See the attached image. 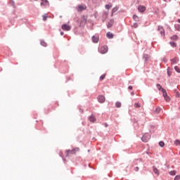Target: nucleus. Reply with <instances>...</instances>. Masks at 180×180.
Returning a JSON list of instances; mask_svg holds the SVG:
<instances>
[{
    "mask_svg": "<svg viewBox=\"0 0 180 180\" xmlns=\"http://www.w3.org/2000/svg\"><path fill=\"white\" fill-rule=\"evenodd\" d=\"M171 40H178V37L177 35H173L172 37H170Z\"/></svg>",
    "mask_w": 180,
    "mask_h": 180,
    "instance_id": "4be33fe9",
    "label": "nucleus"
},
{
    "mask_svg": "<svg viewBox=\"0 0 180 180\" xmlns=\"http://www.w3.org/2000/svg\"><path fill=\"white\" fill-rule=\"evenodd\" d=\"M174 70H175V71H176V72L180 73V68H179V67L175 66L174 67Z\"/></svg>",
    "mask_w": 180,
    "mask_h": 180,
    "instance_id": "393cba45",
    "label": "nucleus"
},
{
    "mask_svg": "<svg viewBox=\"0 0 180 180\" xmlns=\"http://www.w3.org/2000/svg\"><path fill=\"white\" fill-rule=\"evenodd\" d=\"M134 171L137 172V171H139V167H135Z\"/></svg>",
    "mask_w": 180,
    "mask_h": 180,
    "instance_id": "e433bc0d",
    "label": "nucleus"
},
{
    "mask_svg": "<svg viewBox=\"0 0 180 180\" xmlns=\"http://www.w3.org/2000/svg\"><path fill=\"white\" fill-rule=\"evenodd\" d=\"M179 61V59L177 58H174L173 59L171 60V63L172 64H176Z\"/></svg>",
    "mask_w": 180,
    "mask_h": 180,
    "instance_id": "f8f14e48",
    "label": "nucleus"
},
{
    "mask_svg": "<svg viewBox=\"0 0 180 180\" xmlns=\"http://www.w3.org/2000/svg\"><path fill=\"white\" fill-rule=\"evenodd\" d=\"M106 36L108 39H113V34L111 32H107Z\"/></svg>",
    "mask_w": 180,
    "mask_h": 180,
    "instance_id": "4468645a",
    "label": "nucleus"
},
{
    "mask_svg": "<svg viewBox=\"0 0 180 180\" xmlns=\"http://www.w3.org/2000/svg\"><path fill=\"white\" fill-rule=\"evenodd\" d=\"M108 46H103L99 49V51L101 54H106L108 53Z\"/></svg>",
    "mask_w": 180,
    "mask_h": 180,
    "instance_id": "f03ea898",
    "label": "nucleus"
},
{
    "mask_svg": "<svg viewBox=\"0 0 180 180\" xmlns=\"http://www.w3.org/2000/svg\"><path fill=\"white\" fill-rule=\"evenodd\" d=\"M97 99L100 103H104L105 101V96H102V95L98 96Z\"/></svg>",
    "mask_w": 180,
    "mask_h": 180,
    "instance_id": "39448f33",
    "label": "nucleus"
},
{
    "mask_svg": "<svg viewBox=\"0 0 180 180\" xmlns=\"http://www.w3.org/2000/svg\"><path fill=\"white\" fill-rule=\"evenodd\" d=\"M138 26H139V25H137V23H135V24H134V25H133V27H135V28L137 27Z\"/></svg>",
    "mask_w": 180,
    "mask_h": 180,
    "instance_id": "f704fd0d",
    "label": "nucleus"
},
{
    "mask_svg": "<svg viewBox=\"0 0 180 180\" xmlns=\"http://www.w3.org/2000/svg\"><path fill=\"white\" fill-rule=\"evenodd\" d=\"M86 9V5H79L77 7L78 12H82V11H85Z\"/></svg>",
    "mask_w": 180,
    "mask_h": 180,
    "instance_id": "20e7f679",
    "label": "nucleus"
},
{
    "mask_svg": "<svg viewBox=\"0 0 180 180\" xmlns=\"http://www.w3.org/2000/svg\"><path fill=\"white\" fill-rule=\"evenodd\" d=\"M61 36L64 34V32H60Z\"/></svg>",
    "mask_w": 180,
    "mask_h": 180,
    "instance_id": "a19ab883",
    "label": "nucleus"
},
{
    "mask_svg": "<svg viewBox=\"0 0 180 180\" xmlns=\"http://www.w3.org/2000/svg\"><path fill=\"white\" fill-rule=\"evenodd\" d=\"M174 145L175 146H180V141L176 139V141H174Z\"/></svg>",
    "mask_w": 180,
    "mask_h": 180,
    "instance_id": "5701e85b",
    "label": "nucleus"
},
{
    "mask_svg": "<svg viewBox=\"0 0 180 180\" xmlns=\"http://www.w3.org/2000/svg\"><path fill=\"white\" fill-rule=\"evenodd\" d=\"M167 74H168V76H169V77H171V73H169V71H167Z\"/></svg>",
    "mask_w": 180,
    "mask_h": 180,
    "instance_id": "4c0bfd02",
    "label": "nucleus"
},
{
    "mask_svg": "<svg viewBox=\"0 0 180 180\" xmlns=\"http://www.w3.org/2000/svg\"><path fill=\"white\" fill-rule=\"evenodd\" d=\"M116 11H117V8H114L112 9V13H114V12H116Z\"/></svg>",
    "mask_w": 180,
    "mask_h": 180,
    "instance_id": "72a5a7b5",
    "label": "nucleus"
},
{
    "mask_svg": "<svg viewBox=\"0 0 180 180\" xmlns=\"http://www.w3.org/2000/svg\"><path fill=\"white\" fill-rule=\"evenodd\" d=\"M62 29L63 30H68V25H67L66 24L63 25Z\"/></svg>",
    "mask_w": 180,
    "mask_h": 180,
    "instance_id": "dca6fc26",
    "label": "nucleus"
},
{
    "mask_svg": "<svg viewBox=\"0 0 180 180\" xmlns=\"http://www.w3.org/2000/svg\"><path fill=\"white\" fill-rule=\"evenodd\" d=\"M150 134H145L143 136H142V141H143V143H147V141H148V140H150Z\"/></svg>",
    "mask_w": 180,
    "mask_h": 180,
    "instance_id": "7ed1b4c3",
    "label": "nucleus"
},
{
    "mask_svg": "<svg viewBox=\"0 0 180 180\" xmlns=\"http://www.w3.org/2000/svg\"><path fill=\"white\" fill-rule=\"evenodd\" d=\"M179 96H180V94H179V93H176V96H178V97H179Z\"/></svg>",
    "mask_w": 180,
    "mask_h": 180,
    "instance_id": "58836bf2",
    "label": "nucleus"
},
{
    "mask_svg": "<svg viewBox=\"0 0 180 180\" xmlns=\"http://www.w3.org/2000/svg\"><path fill=\"white\" fill-rule=\"evenodd\" d=\"M41 44L42 46H44V47H46V46H47V44L46 43H44V42H41Z\"/></svg>",
    "mask_w": 180,
    "mask_h": 180,
    "instance_id": "473e14b6",
    "label": "nucleus"
},
{
    "mask_svg": "<svg viewBox=\"0 0 180 180\" xmlns=\"http://www.w3.org/2000/svg\"><path fill=\"white\" fill-rule=\"evenodd\" d=\"M133 19H134V20H135L136 22H139V20H140V19L139 18V16H137V15H134L133 16Z\"/></svg>",
    "mask_w": 180,
    "mask_h": 180,
    "instance_id": "6ab92c4d",
    "label": "nucleus"
},
{
    "mask_svg": "<svg viewBox=\"0 0 180 180\" xmlns=\"http://www.w3.org/2000/svg\"><path fill=\"white\" fill-rule=\"evenodd\" d=\"M162 92L166 102H169V101H171V98H169V96H168V94L167 93V91L164 89H162Z\"/></svg>",
    "mask_w": 180,
    "mask_h": 180,
    "instance_id": "f257e3e1",
    "label": "nucleus"
},
{
    "mask_svg": "<svg viewBox=\"0 0 180 180\" xmlns=\"http://www.w3.org/2000/svg\"><path fill=\"white\" fill-rule=\"evenodd\" d=\"M116 108H122V103L117 101L115 103Z\"/></svg>",
    "mask_w": 180,
    "mask_h": 180,
    "instance_id": "a211bd4d",
    "label": "nucleus"
},
{
    "mask_svg": "<svg viewBox=\"0 0 180 180\" xmlns=\"http://www.w3.org/2000/svg\"><path fill=\"white\" fill-rule=\"evenodd\" d=\"M49 5H50V4L47 0H44V1H41V6H44V8H46V6H49Z\"/></svg>",
    "mask_w": 180,
    "mask_h": 180,
    "instance_id": "423d86ee",
    "label": "nucleus"
},
{
    "mask_svg": "<svg viewBox=\"0 0 180 180\" xmlns=\"http://www.w3.org/2000/svg\"><path fill=\"white\" fill-rule=\"evenodd\" d=\"M34 1H37V0H34Z\"/></svg>",
    "mask_w": 180,
    "mask_h": 180,
    "instance_id": "a18cd8bd",
    "label": "nucleus"
},
{
    "mask_svg": "<svg viewBox=\"0 0 180 180\" xmlns=\"http://www.w3.org/2000/svg\"><path fill=\"white\" fill-rule=\"evenodd\" d=\"M156 86H157L158 91H162V89H164L162 88V86H161V84H156Z\"/></svg>",
    "mask_w": 180,
    "mask_h": 180,
    "instance_id": "2eb2a0df",
    "label": "nucleus"
},
{
    "mask_svg": "<svg viewBox=\"0 0 180 180\" xmlns=\"http://www.w3.org/2000/svg\"><path fill=\"white\" fill-rule=\"evenodd\" d=\"M89 122H91V123H94V122L96 121V118H95V116L91 115V116L89 117Z\"/></svg>",
    "mask_w": 180,
    "mask_h": 180,
    "instance_id": "9d476101",
    "label": "nucleus"
},
{
    "mask_svg": "<svg viewBox=\"0 0 180 180\" xmlns=\"http://www.w3.org/2000/svg\"><path fill=\"white\" fill-rule=\"evenodd\" d=\"M156 113H160L161 112V108L160 107H158L155 110Z\"/></svg>",
    "mask_w": 180,
    "mask_h": 180,
    "instance_id": "cd10ccee",
    "label": "nucleus"
},
{
    "mask_svg": "<svg viewBox=\"0 0 180 180\" xmlns=\"http://www.w3.org/2000/svg\"><path fill=\"white\" fill-rule=\"evenodd\" d=\"M92 41L93 43H98L99 41V36L94 35L92 37Z\"/></svg>",
    "mask_w": 180,
    "mask_h": 180,
    "instance_id": "0eeeda50",
    "label": "nucleus"
},
{
    "mask_svg": "<svg viewBox=\"0 0 180 180\" xmlns=\"http://www.w3.org/2000/svg\"><path fill=\"white\" fill-rule=\"evenodd\" d=\"M110 8H112V5H109V4L105 5V8L110 9Z\"/></svg>",
    "mask_w": 180,
    "mask_h": 180,
    "instance_id": "7c9ffc66",
    "label": "nucleus"
},
{
    "mask_svg": "<svg viewBox=\"0 0 180 180\" xmlns=\"http://www.w3.org/2000/svg\"><path fill=\"white\" fill-rule=\"evenodd\" d=\"M180 179V176H176L174 178V180H179Z\"/></svg>",
    "mask_w": 180,
    "mask_h": 180,
    "instance_id": "2f4dec72",
    "label": "nucleus"
},
{
    "mask_svg": "<svg viewBox=\"0 0 180 180\" xmlns=\"http://www.w3.org/2000/svg\"><path fill=\"white\" fill-rule=\"evenodd\" d=\"M113 23H115V20H110L108 22V27H112V26H113Z\"/></svg>",
    "mask_w": 180,
    "mask_h": 180,
    "instance_id": "9b49d317",
    "label": "nucleus"
},
{
    "mask_svg": "<svg viewBox=\"0 0 180 180\" xmlns=\"http://www.w3.org/2000/svg\"><path fill=\"white\" fill-rule=\"evenodd\" d=\"M105 77H106V75H103L100 77V81H103L105 79Z\"/></svg>",
    "mask_w": 180,
    "mask_h": 180,
    "instance_id": "a878e982",
    "label": "nucleus"
},
{
    "mask_svg": "<svg viewBox=\"0 0 180 180\" xmlns=\"http://www.w3.org/2000/svg\"><path fill=\"white\" fill-rule=\"evenodd\" d=\"M169 174H170V175L174 176L176 174V172H175V170H173V171L169 172Z\"/></svg>",
    "mask_w": 180,
    "mask_h": 180,
    "instance_id": "c85d7f7f",
    "label": "nucleus"
},
{
    "mask_svg": "<svg viewBox=\"0 0 180 180\" xmlns=\"http://www.w3.org/2000/svg\"><path fill=\"white\" fill-rule=\"evenodd\" d=\"M174 27H175L176 30H178V32H180V25L179 24H176L174 25Z\"/></svg>",
    "mask_w": 180,
    "mask_h": 180,
    "instance_id": "aec40b11",
    "label": "nucleus"
},
{
    "mask_svg": "<svg viewBox=\"0 0 180 180\" xmlns=\"http://www.w3.org/2000/svg\"><path fill=\"white\" fill-rule=\"evenodd\" d=\"M78 151H79V148H75L74 149H72L70 153L71 154H75L76 153H78Z\"/></svg>",
    "mask_w": 180,
    "mask_h": 180,
    "instance_id": "ddd939ff",
    "label": "nucleus"
},
{
    "mask_svg": "<svg viewBox=\"0 0 180 180\" xmlns=\"http://www.w3.org/2000/svg\"><path fill=\"white\" fill-rule=\"evenodd\" d=\"M153 172L156 174V175H158L160 174V172H158V169L153 167Z\"/></svg>",
    "mask_w": 180,
    "mask_h": 180,
    "instance_id": "412c9836",
    "label": "nucleus"
},
{
    "mask_svg": "<svg viewBox=\"0 0 180 180\" xmlns=\"http://www.w3.org/2000/svg\"><path fill=\"white\" fill-rule=\"evenodd\" d=\"M169 44H170V46H172V47H176V43H175V42L171 41L169 43Z\"/></svg>",
    "mask_w": 180,
    "mask_h": 180,
    "instance_id": "b1692460",
    "label": "nucleus"
},
{
    "mask_svg": "<svg viewBox=\"0 0 180 180\" xmlns=\"http://www.w3.org/2000/svg\"><path fill=\"white\" fill-rule=\"evenodd\" d=\"M42 18H43L44 22H46V20H47V18H49V15L44 14V15H42Z\"/></svg>",
    "mask_w": 180,
    "mask_h": 180,
    "instance_id": "f3484780",
    "label": "nucleus"
},
{
    "mask_svg": "<svg viewBox=\"0 0 180 180\" xmlns=\"http://www.w3.org/2000/svg\"><path fill=\"white\" fill-rule=\"evenodd\" d=\"M41 1H44V0H41Z\"/></svg>",
    "mask_w": 180,
    "mask_h": 180,
    "instance_id": "c03bdc74",
    "label": "nucleus"
},
{
    "mask_svg": "<svg viewBox=\"0 0 180 180\" xmlns=\"http://www.w3.org/2000/svg\"><path fill=\"white\" fill-rule=\"evenodd\" d=\"M68 30H70V27H69V28H68Z\"/></svg>",
    "mask_w": 180,
    "mask_h": 180,
    "instance_id": "37998d69",
    "label": "nucleus"
},
{
    "mask_svg": "<svg viewBox=\"0 0 180 180\" xmlns=\"http://www.w3.org/2000/svg\"><path fill=\"white\" fill-rule=\"evenodd\" d=\"M159 146L160 147H164V146H165V143H164V141H160L159 142Z\"/></svg>",
    "mask_w": 180,
    "mask_h": 180,
    "instance_id": "bb28decb",
    "label": "nucleus"
},
{
    "mask_svg": "<svg viewBox=\"0 0 180 180\" xmlns=\"http://www.w3.org/2000/svg\"><path fill=\"white\" fill-rule=\"evenodd\" d=\"M146 8L144 6H139L138 7V10L139 12H146Z\"/></svg>",
    "mask_w": 180,
    "mask_h": 180,
    "instance_id": "6e6552de",
    "label": "nucleus"
},
{
    "mask_svg": "<svg viewBox=\"0 0 180 180\" xmlns=\"http://www.w3.org/2000/svg\"><path fill=\"white\" fill-rule=\"evenodd\" d=\"M177 22H178L179 23H180V19L177 20Z\"/></svg>",
    "mask_w": 180,
    "mask_h": 180,
    "instance_id": "79ce46f5",
    "label": "nucleus"
},
{
    "mask_svg": "<svg viewBox=\"0 0 180 180\" xmlns=\"http://www.w3.org/2000/svg\"><path fill=\"white\" fill-rule=\"evenodd\" d=\"M131 95L133 96L134 95V92L132 91V92L131 93Z\"/></svg>",
    "mask_w": 180,
    "mask_h": 180,
    "instance_id": "ea45409f",
    "label": "nucleus"
},
{
    "mask_svg": "<svg viewBox=\"0 0 180 180\" xmlns=\"http://www.w3.org/2000/svg\"><path fill=\"white\" fill-rule=\"evenodd\" d=\"M134 107L135 108H141V105H140V104L139 103H134Z\"/></svg>",
    "mask_w": 180,
    "mask_h": 180,
    "instance_id": "c756f323",
    "label": "nucleus"
},
{
    "mask_svg": "<svg viewBox=\"0 0 180 180\" xmlns=\"http://www.w3.org/2000/svg\"><path fill=\"white\" fill-rule=\"evenodd\" d=\"M128 89H130V90L133 89V86H129Z\"/></svg>",
    "mask_w": 180,
    "mask_h": 180,
    "instance_id": "c9c22d12",
    "label": "nucleus"
},
{
    "mask_svg": "<svg viewBox=\"0 0 180 180\" xmlns=\"http://www.w3.org/2000/svg\"><path fill=\"white\" fill-rule=\"evenodd\" d=\"M158 30L160 31V34L165 36V31L164 30V28L162 27H158Z\"/></svg>",
    "mask_w": 180,
    "mask_h": 180,
    "instance_id": "1a4fd4ad",
    "label": "nucleus"
}]
</instances>
